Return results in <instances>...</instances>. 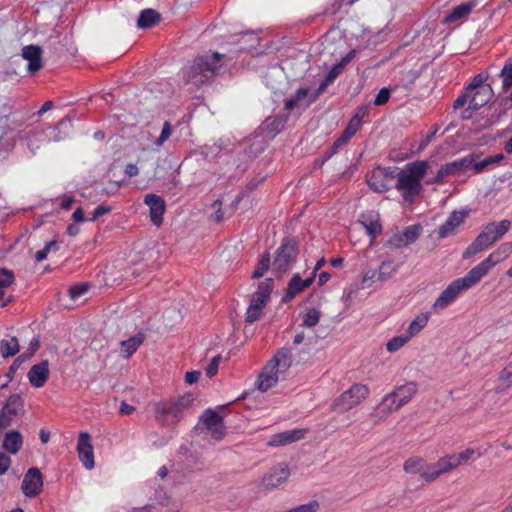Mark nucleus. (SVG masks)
I'll list each match as a JSON object with an SVG mask.
<instances>
[{
  "instance_id": "nucleus-48",
  "label": "nucleus",
  "mask_w": 512,
  "mask_h": 512,
  "mask_svg": "<svg viewBox=\"0 0 512 512\" xmlns=\"http://www.w3.org/2000/svg\"><path fill=\"white\" fill-rule=\"evenodd\" d=\"M499 380L512 386V361L509 362L499 373Z\"/></svg>"
},
{
  "instance_id": "nucleus-54",
  "label": "nucleus",
  "mask_w": 512,
  "mask_h": 512,
  "mask_svg": "<svg viewBox=\"0 0 512 512\" xmlns=\"http://www.w3.org/2000/svg\"><path fill=\"white\" fill-rule=\"evenodd\" d=\"M39 347H40L39 339L37 337L33 338L29 343L27 351L22 354V355H25V360L30 359L37 352Z\"/></svg>"
},
{
  "instance_id": "nucleus-50",
  "label": "nucleus",
  "mask_w": 512,
  "mask_h": 512,
  "mask_svg": "<svg viewBox=\"0 0 512 512\" xmlns=\"http://www.w3.org/2000/svg\"><path fill=\"white\" fill-rule=\"evenodd\" d=\"M390 98V90L388 88H382L374 99V105L381 106L388 102Z\"/></svg>"
},
{
  "instance_id": "nucleus-63",
  "label": "nucleus",
  "mask_w": 512,
  "mask_h": 512,
  "mask_svg": "<svg viewBox=\"0 0 512 512\" xmlns=\"http://www.w3.org/2000/svg\"><path fill=\"white\" fill-rule=\"evenodd\" d=\"M73 202H74V198L72 196L64 195L61 197L60 206L62 209L68 210L71 208Z\"/></svg>"
},
{
  "instance_id": "nucleus-8",
  "label": "nucleus",
  "mask_w": 512,
  "mask_h": 512,
  "mask_svg": "<svg viewBox=\"0 0 512 512\" xmlns=\"http://www.w3.org/2000/svg\"><path fill=\"white\" fill-rule=\"evenodd\" d=\"M369 388L364 384H354L341 393L331 404V410L344 413L358 406L369 396Z\"/></svg>"
},
{
  "instance_id": "nucleus-31",
  "label": "nucleus",
  "mask_w": 512,
  "mask_h": 512,
  "mask_svg": "<svg viewBox=\"0 0 512 512\" xmlns=\"http://www.w3.org/2000/svg\"><path fill=\"white\" fill-rule=\"evenodd\" d=\"M504 159H505V156L502 153L488 156L482 160H480V158H479V159L475 160V162H474V169H473L474 174H480L483 171L489 169L491 166L500 163Z\"/></svg>"
},
{
  "instance_id": "nucleus-43",
  "label": "nucleus",
  "mask_w": 512,
  "mask_h": 512,
  "mask_svg": "<svg viewBox=\"0 0 512 512\" xmlns=\"http://www.w3.org/2000/svg\"><path fill=\"white\" fill-rule=\"evenodd\" d=\"M408 341H410L409 336L406 334L393 337L386 344V349L390 353H394L401 349Z\"/></svg>"
},
{
  "instance_id": "nucleus-58",
  "label": "nucleus",
  "mask_w": 512,
  "mask_h": 512,
  "mask_svg": "<svg viewBox=\"0 0 512 512\" xmlns=\"http://www.w3.org/2000/svg\"><path fill=\"white\" fill-rule=\"evenodd\" d=\"M368 114V108L365 106L359 107L356 114L350 121H357V127L360 128L362 119Z\"/></svg>"
},
{
  "instance_id": "nucleus-60",
  "label": "nucleus",
  "mask_w": 512,
  "mask_h": 512,
  "mask_svg": "<svg viewBox=\"0 0 512 512\" xmlns=\"http://www.w3.org/2000/svg\"><path fill=\"white\" fill-rule=\"evenodd\" d=\"M200 376H201V373L199 371H190V372L186 373L185 381L187 384L192 385L199 380Z\"/></svg>"
},
{
  "instance_id": "nucleus-39",
  "label": "nucleus",
  "mask_w": 512,
  "mask_h": 512,
  "mask_svg": "<svg viewBox=\"0 0 512 512\" xmlns=\"http://www.w3.org/2000/svg\"><path fill=\"white\" fill-rule=\"evenodd\" d=\"M459 173V169L455 161L446 163L440 167L436 174V181H445V179L451 175Z\"/></svg>"
},
{
  "instance_id": "nucleus-57",
  "label": "nucleus",
  "mask_w": 512,
  "mask_h": 512,
  "mask_svg": "<svg viewBox=\"0 0 512 512\" xmlns=\"http://www.w3.org/2000/svg\"><path fill=\"white\" fill-rule=\"evenodd\" d=\"M111 211V207L105 204L99 205L95 210L93 211L92 217L90 218V221H95L99 217L109 213Z\"/></svg>"
},
{
  "instance_id": "nucleus-16",
  "label": "nucleus",
  "mask_w": 512,
  "mask_h": 512,
  "mask_svg": "<svg viewBox=\"0 0 512 512\" xmlns=\"http://www.w3.org/2000/svg\"><path fill=\"white\" fill-rule=\"evenodd\" d=\"M43 478L38 468H30L24 475L21 489L25 496L36 497L42 490Z\"/></svg>"
},
{
  "instance_id": "nucleus-37",
  "label": "nucleus",
  "mask_w": 512,
  "mask_h": 512,
  "mask_svg": "<svg viewBox=\"0 0 512 512\" xmlns=\"http://www.w3.org/2000/svg\"><path fill=\"white\" fill-rule=\"evenodd\" d=\"M358 130L359 128L357 127V121H349L341 136L337 138V144L346 145Z\"/></svg>"
},
{
  "instance_id": "nucleus-7",
  "label": "nucleus",
  "mask_w": 512,
  "mask_h": 512,
  "mask_svg": "<svg viewBox=\"0 0 512 512\" xmlns=\"http://www.w3.org/2000/svg\"><path fill=\"white\" fill-rule=\"evenodd\" d=\"M480 277L471 269L464 277L452 281L438 296L432 305L434 310H443L453 303L459 294L470 289L478 282Z\"/></svg>"
},
{
  "instance_id": "nucleus-49",
  "label": "nucleus",
  "mask_w": 512,
  "mask_h": 512,
  "mask_svg": "<svg viewBox=\"0 0 512 512\" xmlns=\"http://www.w3.org/2000/svg\"><path fill=\"white\" fill-rule=\"evenodd\" d=\"M25 355L18 356L12 363V365L9 368L8 373L6 374V377L9 381L13 380L15 372L18 370V368L22 365L23 362H25Z\"/></svg>"
},
{
  "instance_id": "nucleus-64",
  "label": "nucleus",
  "mask_w": 512,
  "mask_h": 512,
  "mask_svg": "<svg viewBox=\"0 0 512 512\" xmlns=\"http://www.w3.org/2000/svg\"><path fill=\"white\" fill-rule=\"evenodd\" d=\"M437 130L438 128L435 127L434 130L421 141L419 145V150H423L424 148H426V146L431 142L432 138L436 134Z\"/></svg>"
},
{
  "instance_id": "nucleus-62",
  "label": "nucleus",
  "mask_w": 512,
  "mask_h": 512,
  "mask_svg": "<svg viewBox=\"0 0 512 512\" xmlns=\"http://www.w3.org/2000/svg\"><path fill=\"white\" fill-rule=\"evenodd\" d=\"M469 97H470L469 91H467L465 94L459 96L454 101V104H453L454 109H459V108L463 107L467 103Z\"/></svg>"
},
{
  "instance_id": "nucleus-21",
  "label": "nucleus",
  "mask_w": 512,
  "mask_h": 512,
  "mask_svg": "<svg viewBox=\"0 0 512 512\" xmlns=\"http://www.w3.org/2000/svg\"><path fill=\"white\" fill-rule=\"evenodd\" d=\"M22 56L28 61V71L31 74H35L42 68V50L39 46H25L22 49Z\"/></svg>"
},
{
  "instance_id": "nucleus-35",
  "label": "nucleus",
  "mask_w": 512,
  "mask_h": 512,
  "mask_svg": "<svg viewBox=\"0 0 512 512\" xmlns=\"http://www.w3.org/2000/svg\"><path fill=\"white\" fill-rule=\"evenodd\" d=\"M476 454V458H479L481 456V453L478 452L476 449L468 447L465 450L461 451L460 453L452 455L453 459L455 460V464L458 468L459 466L465 465L469 461L474 460Z\"/></svg>"
},
{
  "instance_id": "nucleus-22",
  "label": "nucleus",
  "mask_w": 512,
  "mask_h": 512,
  "mask_svg": "<svg viewBox=\"0 0 512 512\" xmlns=\"http://www.w3.org/2000/svg\"><path fill=\"white\" fill-rule=\"evenodd\" d=\"M432 480L436 481L442 475L448 474L457 469L452 454H446L440 457L436 462L431 463Z\"/></svg>"
},
{
  "instance_id": "nucleus-25",
  "label": "nucleus",
  "mask_w": 512,
  "mask_h": 512,
  "mask_svg": "<svg viewBox=\"0 0 512 512\" xmlns=\"http://www.w3.org/2000/svg\"><path fill=\"white\" fill-rule=\"evenodd\" d=\"M273 284L274 280L272 278H267L260 282L250 302L265 307L270 300Z\"/></svg>"
},
{
  "instance_id": "nucleus-24",
  "label": "nucleus",
  "mask_w": 512,
  "mask_h": 512,
  "mask_svg": "<svg viewBox=\"0 0 512 512\" xmlns=\"http://www.w3.org/2000/svg\"><path fill=\"white\" fill-rule=\"evenodd\" d=\"M466 213L453 211L446 222L439 227L438 235L440 238H446L453 234L456 228L464 222Z\"/></svg>"
},
{
  "instance_id": "nucleus-40",
  "label": "nucleus",
  "mask_w": 512,
  "mask_h": 512,
  "mask_svg": "<svg viewBox=\"0 0 512 512\" xmlns=\"http://www.w3.org/2000/svg\"><path fill=\"white\" fill-rule=\"evenodd\" d=\"M320 317L321 312L318 309L314 307L309 308L303 316L302 326L312 328L318 324Z\"/></svg>"
},
{
  "instance_id": "nucleus-2",
  "label": "nucleus",
  "mask_w": 512,
  "mask_h": 512,
  "mask_svg": "<svg viewBox=\"0 0 512 512\" xmlns=\"http://www.w3.org/2000/svg\"><path fill=\"white\" fill-rule=\"evenodd\" d=\"M223 57L224 55L219 53L197 57L184 70V83L195 88L210 83L219 71Z\"/></svg>"
},
{
  "instance_id": "nucleus-20",
  "label": "nucleus",
  "mask_w": 512,
  "mask_h": 512,
  "mask_svg": "<svg viewBox=\"0 0 512 512\" xmlns=\"http://www.w3.org/2000/svg\"><path fill=\"white\" fill-rule=\"evenodd\" d=\"M306 433L305 429H293L275 434L268 441V446L279 447L285 446L304 438Z\"/></svg>"
},
{
  "instance_id": "nucleus-29",
  "label": "nucleus",
  "mask_w": 512,
  "mask_h": 512,
  "mask_svg": "<svg viewBox=\"0 0 512 512\" xmlns=\"http://www.w3.org/2000/svg\"><path fill=\"white\" fill-rule=\"evenodd\" d=\"M145 336L143 333H138L135 336L128 338L121 342L122 353L124 358H129L134 354L140 345L144 342Z\"/></svg>"
},
{
  "instance_id": "nucleus-36",
  "label": "nucleus",
  "mask_w": 512,
  "mask_h": 512,
  "mask_svg": "<svg viewBox=\"0 0 512 512\" xmlns=\"http://www.w3.org/2000/svg\"><path fill=\"white\" fill-rule=\"evenodd\" d=\"M22 407V398L17 394H13L8 398L5 406L2 408V411L9 415L16 416Z\"/></svg>"
},
{
  "instance_id": "nucleus-5",
  "label": "nucleus",
  "mask_w": 512,
  "mask_h": 512,
  "mask_svg": "<svg viewBox=\"0 0 512 512\" xmlns=\"http://www.w3.org/2000/svg\"><path fill=\"white\" fill-rule=\"evenodd\" d=\"M510 228L511 221L508 219L488 223L474 241L465 249L463 252V258L469 259L491 247L497 241L502 239Z\"/></svg>"
},
{
  "instance_id": "nucleus-59",
  "label": "nucleus",
  "mask_w": 512,
  "mask_h": 512,
  "mask_svg": "<svg viewBox=\"0 0 512 512\" xmlns=\"http://www.w3.org/2000/svg\"><path fill=\"white\" fill-rule=\"evenodd\" d=\"M13 417L14 416L9 415L1 410V412H0V428L8 427L12 423Z\"/></svg>"
},
{
  "instance_id": "nucleus-46",
  "label": "nucleus",
  "mask_w": 512,
  "mask_h": 512,
  "mask_svg": "<svg viewBox=\"0 0 512 512\" xmlns=\"http://www.w3.org/2000/svg\"><path fill=\"white\" fill-rule=\"evenodd\" d=\"M421 227L417 225L408 226L404 229L402 237L407 244L413 243L419 236Z\"/></svg>"
},
{
  "instance_id": "nucleus-32",
  "label": "nucleus",
  "mask_w": 512,
  "mask_h": 512,
  "mask_svg": "<svg viewBox=\"0 0 512 512\" xmlns=\"http://www.w3.org/2000/svg\"><path fill=\"white\" fill-rule=\"evenodd\" d=\"M429 318L430 315L428 313H420L415 317L405 332V334L409 336L410 340L420 333V331L427 325Z\"/></svg>"
},
{
  "instance_id": "nucleus-6",
  "label": "nucleus",
  "mask_w": 512,
  "mask_h": 512,
  "mask_svg": "<svg viewBox=\"0 0 512 512\" xmlns=\"http://www.w3.org/2000/svg\"><path fill=\"white\" fill-rule=\"evenodd\" d=\"M193 401L192 394H185L170 403L158 404L155 411L156 420L167 426L177 424L190 410Z\"/></svg>"
},
{
  "instance_id": "nucleus-52",
  "label": "nucleus",
  "mask_w": 512,
  "mask_h": 512,
  "mask_svg": "<svg viewBox=\"0 0 512 512\" xmlns=\"http://www.w3.org/2000/svg\"><path fill=\"white\" fill-rule=\"evenodd\" d=\"M487 75H484V74H478L476 75L472 82L469 84V86L467 87V91H474L475 89H480L482 88L483 86V83L487 80Z\"/></svg>"
},
{
  "instance_id": "nucleus-19",
  "label": "nucleus",
  "mask_w": 512,
  "mask_h": 512,
  "mask_svg": "<svg viewBox=\"0 0 512 512\" xmlns=\"http://www.w3.org/2000/svg\"><path fill=\"white\" fill-rule=\"evenodd\" d=\"M49 378V362H42L33 365L28 372L29 383L35 388H41L45 385Z\"/></svg>"
},
{
  "instance_id": "nucleus-55",
  "label": "nucleus",
  "mask_w": 512,
  "mask_h": 512,
  "mask_svg": "<svg viewBox=\"0 0 512 512\" xmlns=\"http://www.w3.org/2000/svg\"><path fill=\"white\" fill-rule=\"evenodd\" d=\"M11 458L3 452H0V476L5 474L11 466Z\"/></svg>"
},
{
  "instance_id": "nucleus-10",
  "label": "nucleus",
  "mask_w": 512,
  "mask_h": 512,
  "mask_svg": "<svg viewBox=\"0 0 512 512\" xmlns=\"http://www.w3.org/2000/svg\"><path fill=\"white\" fill-rule=\"evenodd\" d=\"M512 253V242L502 243L487 258L472 268L476 274L482 279L489 271L498 263L505 260Z\"/></svg>"
},
{
  "instance_id": "nucleus-9",
  "label": "nucleus",
  "mask_w": 512,
  "mask_h": 512,
  "mask_svg": "<svg viewBox=\"0 0 512 512\" xmlns=\"http://www.w3.org/2000/svg\"><path fill=\"white\" fill-rule=\"evenodd\" d=\"M298 255V242L295 239H284L275 254L272 263L273 271L279 276L286 273L295 263Z\"/></svg>"
},
{
  "instance_id": "nucleus-51",
  "label": "nucleus",
  "mask_w": 512,
  "mask_h": 512,
  "mask_svg": "<svg viewBox=\"0 0 512 512\" xmlns=\"http://www.w3.org/2000/svg\"><path fill=\"white\" fill-rule=\"evenodd\" d=\"M220 360H221V355H216L215 357H213L211 359L208 367L206 368V375L209 378H211L214 375H216V373L218 371V366H219Z\"/></svg>"
},
{
  "instance_id": "nucleus-23",
  "label": "nucleus",
  "mask_w": 512,
  "mask_h": 512,
  "mask_svg": "<svg viewBox=\"0 0 512 512\" xmlns=\"http://www.w3.org/2000/svg\"><path fill=\"white\" fill-rule=\"evenodd\" d=\"M314 281V275H311L305 280L296 274L288 283L286 294L283 297V301H289L293 299L297 294L301 293L304 289L309 287Z\"/></svg>"
},
{
  "instance_id": "nucleus-17",
  "label": "nucleus",
  "mask_w": 512,
  "mask_h": 512,
  "mask_svg": "<svg viewBox=\"0 0 512 512\" xmlns=\"http://www.w3.org/2000/svg\"><path fill=\"white\" fill-rule=\"evenodd\" d=\"M77 452L80 461L86 469L94 467V450L91 443V436L87 432H81L78 436Z\"/></svg>"
},
{
  "instance_id": "nucleus-13",
  "label": "nucleus",
  "mask_w": 512,
  "mask_h": 512,
  "mask_svg": "<svg viewBox=\"0 0 512 512\" xmlns=\"http://www.w3.org/2000/svg\"><path fill=\"white\" fill-rule=\"evenodd\" d=\"M403 470L407 474L419 475V477L425 482H433L431 463L427 462L422 457H409L403 464Z\"/></svg>"
},
{
  "instance_id": "nucleus-11",
  "label": "nucleus",
  "mask_w": 512,
  "mask_h": 512,
  "mask_svg": "<svg viewBox=\"0 0 512 512\" xmlns=\"http://www.w3.org/2000/svg\"><path fill=\"white\" fill-rule=\"evenodd\" d=\"M290 470L284 464H279L271 468L261 479L260 489L270 491L280 487L290 477Z\"/></svg>"
},
{
  "instance_id": "nucleus-12",
  "label": "nucleus",
  "mask_w": 512,
  "mask_h": 512,
  "mask_svg": "<svg viewBox=\"0 0 512 512\" xmlns=\"http://www.w3.org/2000/svg\"><path fill=\"white\" fill-rule=\"evenodd\" d=\"M395 179L394 171L387 168H376L367 176L369 187L378 193L386 192L392 187Z\"/></svg>"
},
{
  "instance_id": "nucleus-61",
  "label": "nucleus",
  "mask_w": 512,
  "mask_h": 512,
  "mask_svg": "<svg viewBox=\"0 0 512 512\" xmlns=\"http://www.w3.org/2000/svg\"><path fill=\"white\" fill-rule=\"evenodd\" d=\"M389 243L393 245L395 248H400L402 246L407 245L402 235H394L393 237L390 238Z\"/></svg>"
},
{
  "instance_id": "nucleus-4",
  "label": "nucleus",
  "mask_w": 512,
  "mask_h": 512,
  "mask_svg": "<svg viewBox=\"0 0 512 512\" xmlns=\"http://www.w3.org/2000/svg\"><path fill=\"white\" fill-rule=\"evenodd\" d=\"M291 364V352L286 349L279 350L260 372L256 381L257 389L266 392L274 387L280 378L285 376Z\"/></svg>"
},
{
  "instance_id": "nucleus-28",
  "label": "nucleus",
  "mask_w": 512,
  "mask_h": 512,
  "mask_svg": "<svg viewBox=\"0 0 512 512\" xmlns=\"http://www.w3.org/2000/svg\"><path fill=\"white\" fill-rule=\"evenodd\" d=\"M492 90L488 87H482L476 90L469 102V108L473 110H478L482 108L485 104L489 102L491 99Z\"/></svg>"
},
{
  "instance_id": "nucleus-14",
  "label": "nucleus",
  "mask_w": 512,
  "mask_h": 512,
  "mask_svg": "<svg viewBox=\"0 0 512 512\" xmlns=\"http://www.w3.org/2000/svg\"><path fill=\"white\" fill-rule=\"evenodd\" d=\"M200 420L213 439L216 441L223 439L225 426L222 417L217 412L208 409L201 415Z\"/></svg>"
},
{
  "instance_id": "nucleus-53",
  "label": "nucleus",
  "mask_w": 512,
  "mask_h": 512,
  "mask_svg": "<svg viewBox=\"0 0 512 512\" xmlns=\"http://www.w3.org/2000/svg\"><path fill=\"white\" fill-rule=\"evenodd\" d=\"M172 129L169 122H165L161 131L160 136L156 140V145L161 146L171 135Z\"/></svg>"
},
{
  "instance_id": "nucleus-44",
  "label": "nucleus",
  "mask_w": 512,
  "mask_h": 512,
  "mask_svg": "<svg viewBox=\"0 0 512 512\" xmlns=\"http://www.w3.org/2000/svg\"><path fill=\"white\" fill-rule=\"evenodd\" d=\"M263 308L261 305L250 302L246 311V322L253 323L257 321L262 315Z\"/></svg>"
},
{
  "instance_id": "nucleus-27",
  "label": "nucleus",
  "mask_w": 512,
  "mask_h": 512,
  "mask_svg": "<svg viewBox=\"0 0 512 512\" xmlns=\"http://www.w3.org/2000/svg\"><path fill=\"white\" fill-rule=\"evenodd\" d=\"M23 437L17 430H12L4 436L2 446L3 448L12 453L16 454L22 447Z\"/></svg>"
},
{
  "instance_id": "nucleus-45",
  "label": "nucleus",
  "mask_w": 512,
  "mask_h": 512,
  "mask_svg": "<svg viewBox=\"0 0 512 512\" xmlns=\"http://www.w3.org/2000/svg\"><path fill=\"white\" fill-rule=\"evenodd\" d=\"M270 267V257L269 254H265L262 256V258L257 263V266L252 274V278H260L264 275V273L269 269Z\"/></svg>"
},
{
  "instance_id": "nucleus-56",
  "label": "nucleus",
  "mask_w": 512,
  "mask_h": 512,
  "mask_svg": "<svg viewBox=\"0 0 512 512\" xmlns=\"http://www.w3.org/2000/svg\"><path fill=\"white\" fill-rule=\"evenodd\" d=\"M87 292L86 285H76L69 289V295L72 299H77Z\"/></svg>"
},
{
  "instance_id": "nucleus-47",
  "label": "nucleus",
  "mask_w": 512,
  "mask_h": 512,
  "mask_svg": "<svg viewBox=\"0 0 512 512\" xmlns=\"http://www.w3.org/2000/svg\"><path fill=\"white\" fill-rule=\"evenodd\" d=\"M14 282V274L11 270L6 268L0 269V288L5 289L11 286Z\"/></svg>"
},
{
  "instance_id": "nucleus-33",
  "label": "nucleus",
  "mask_w": 512,
  "mask_h": 512,
  "mask_svg": "<svg viewBox=\"0 0 512 512\" xmlns=\"http://www.w3.org/2000/svg\"><path fill=\"white\" fill-rule=\"evenodd\" d=\"M19 342L16 337L3 339L0 342V353L4 358L16 355L19 352Z\"/></svg>"
},
{
  "instance_id": "nucleus-15",
  "label": "nucleus",
  "mask_w": 512,
  "mask_h": 512,
  "mask_svg": "<svg viewBox=\"0 0 512 512\" xmlns=\"http://www.w3.org/2000/svg\"><path fill=\"white\" fill-rule=\"evenodd\" d=\"M355 51H350L338 64L334 65L320 83L318 89L313 93L310 103L315 101L326 88L343 72L344 67L354 58Z\"/></svg>"
},
{
  "instance_id": "nucleus-42",
  "label": "nucleus",
  "mask_w": 512,
  "mask_h": 512,
  "mask_svg": "<svg viewBox=\"0 0 512 512\" xmlns=\"http://www.w3.org/2000/svg\"><path fill=\"white\" fill-rule=\"evenodd\" d=\"M397 268L393 264V261H383L379 267L378 279L380 281L388 280L395 272Z\"/></svg>"
},
{
  "instance_id": "nucleus-34",
  "label": "nucleus",
  "mask_w": 512,
  "mask_h": 512,
  "mask_svg": "<svg viewBox=\"0 0 512 512\" xmlns=\"http://www.w3.org/2000/svg\"><path fill=\"white\" fill-rule=\"evenodd\" d=\"M473 8V4L471 3H464L461 5L456 6L449 15L445 17L444 22L451 23L457 20H460L467 15L470 14L471 10Z\"/></svg>"
},
{
  "instance_id": "nucleus-3",
  "label": "nucleus",
  "mask_w": 512,
  "mask_h": 512,
  "mask_svg": "<svg viewBox=\"0 0 512 512\" xmlns=\"http://www.w3.org/2000/svg\"><path fill=\"white\" fill-rule=\"evenodd\" d=\"M417 392L418 385L413 381L396 386L392 392L382 398L376 411L372 414L374 424L386 420L393 412L409 403Z\"/></svg>"
},
{
  "instance_id": "nucleus-26",
  "label": "nucleus",
  "mask_w": 512,
  "mask_h": 512,
  "mask_svg": "<svg viewBox=\"0 0 512 512\" xmlns=\"http://www.w3.org/2000/svg\"><path fill=\"white\" fill-rule=\"evenodd\" d=\"M360 223L366 229L367 234L371 238V242H373V240L382 230V226L379 222V217L376 214H362Z\"/></svg>"
},
{
  "instance_id": "nucleus-41",
  "label": "nucleus",
  "mask_w": 512,
  "mask_h": 512,
  "mask_svg": "<svg viewBox=\"0 0 512 512\" xmlns=\"http://www.w3.org/2000/svg\"><path fill=\"white\" fill-rule=\"evenodd\" d=\"M480 154L478 153H471L461 159L455 160V163L457 165V168L459 169V172H463L467 169H474V162L475 160L479 159Z\"/></svg>"
},
{
  "instance_id": "nucleus-18",
  "label": "nucleus",
  "mask_w": 512,
  "mask_h": 512,
  "mask_svg": "<svg viewBox=\"0 0 512 512\" xmlns=\"http://www.w3.org/2000/svg\"><path fill=\"white\" fill-rule=\"evenodd\" d=\"M144 203L149 207L150 219L152 223L159 227L163 222V215L166 210V204L162 197L150 193L145 195Z\"/></svg>"
},
{
  "instance_id": "nucleus-38",
  "label": "nucleus",
  "mask_w": 512,
  "mask_h": 512,
  "mask_svg": "<svg viewBox=\"0 0 512 512\" xmlns=\"http://www.w3.org/2000/svg\"><path fill=\"white\" fill-rule=\"evenodd\" d=\"M500 76L502 77V89L508 91L512 87V59L506 61L501 70Z\"/></svg>"
},
{
  "instance_id": "nucleus-1",
  "label": "nucleus",
  "mask_w": 512,
  "mask_h": 512,
  "mask_svg": "<svg viewBox=\"0 0 512 512\" xmlns=\"http://www.w3.org/2000/svg\"><path fill=\"white\" fill-rule=\"evenodd\" d=\"M429 169V163L419 160L408 163L396 173L395 188L400 192L404 202L412 204L423 191L421 180Z\"/></svg>"
},
{
  "instance_id": "nucleus-30",
  "label": "nucleus",
  "mask_w": 512,
  "mask_h": 512,
  "mask_svg": "<svg viewBox=\"0 0 512 512\" xmlns=\"http://www.w3.org/2000/svg\"><path fill=\"white\" fill-rule=\"evenodd\" d=\"M160 21V15L153 9L143 10L138 18L137 26L142 29L151 28Z\"/></svg>"
}]
</instances>
